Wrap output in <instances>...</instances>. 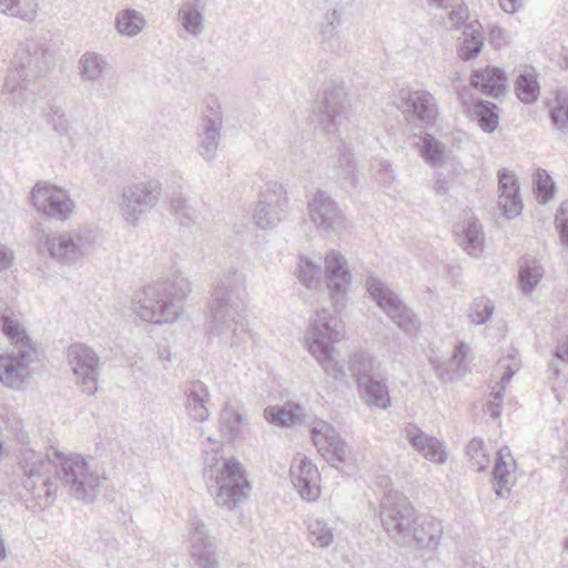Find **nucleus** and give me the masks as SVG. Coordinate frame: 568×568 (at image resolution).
Returning a JSON list of instances; mask_svg holds the SVG:
<instances>
[{"instance_id": "1", "label": "nucleus", "mask_w": 568, "mask_h": 568, "mask_svg": "<svg viewBox=\"0 0 568 568\" xmlns=\"http://www.w3.org/2000/svg\"><path fill=\"white\" fill-rule=\"evenodd\" d=\"M55 459L33 449L21 453L22 487L28 509L36 511L51 506L60 486L81 500H91L100 486V477L90 470L88 462L80 455L64 456L58 452Z\"/></svg>"}, {"instance_id": "2", "label": "nucleus", "mask_w": 568, "mask_h": 568, "mask_svg": "<svg viewBox=\"0 0 568 568\" xmlns=\"http://www.w3.org/2000/svg\"><path fill=\"white\" fill-rule=\"evenodd\" d=\"M207 335L220 344L239 348L251 338L246 316L245 276L235 267L223 272L213 286L209 304Z\"/></svg>"}, {"instance_id": "3", "label": "nucleus", "mask_w": 568, "mask_h": 568, "mask_svg": "<svg viewBox=\"0 0 568 568\" xmlns=\"http://www.w3.org/2000/svg\"><path fill=\"white\" fill-rule=\"evenodd\" d=\"M191 283L180 271L171 270L154 284L146 285L133 301L135 314L144 322L166 324L178 320L180 303L190 294Z\"/></svg>"}, {"instance_id": "4", "label": "nucleus", "mask_w": 568, "mask_h": 568, "mask_svg": "<svg viewBox=\"0 0 568 568\" xmlns=\"http://www.w3.org/2000/svg\"><path fill=\"white\" fill-rule=\"evenodd\" d=\"M202 473L219 507L234 510L247 498L251 485L245 470L236 458H224L220 446L205 453Z\"/></svg>"}, {"instance_id": "5", "label": "nucleus", "mask_w": 568, "mask_h": 568, "mask_svg": "<svg viewBox=\"0 0 568 568\" xmlns=\"http://www.w3.org/2000/svg\"><path fill=\"white\" fill-rule=\"evenodd\" d=\"M52 64V54L43 43L32 39L20 43L6 77L4 93L13 103H24L37 94L36 80L44 77Z\"/></svg>"}, {"instance_id": "6", "label": "nucleus", "mask_w": 568, "mask_h": 568, "mask_svg": "<svg viewBox=\"0 0 568 568\" xmlns=\"http://www.w3.org/2000/svg\"><path fill=\"white\" fill-rule=\"evenodd\" d=\"M417 511L398 490L387 491L379 504V519L385 532L398 545L409 544Z\"/></svg>"}, {"instance_id": "7", "label": "nucleus", "mask_w": 568, "mask_h": 568, "mask_svg": "<svg viewBox=\"0 0 568 568\" xmlns=\"http://www.w3.org/2000/svg\"><path fill=\"white\" fill-rule=\"evenodd\" d=\"M95 234L90 230H70L47 235L39 241L40 254H48L63 265H73L93 250Z\"/></svg>"}, {"instance_id": "8", "label": "nucleus", "mask_w": 568, "mask_h": 568, "mask_svg": "<svg viewBox=\"0 0 568 568\" xmlns=\"http://www.w3.org/2000/svg\"><path fill=\"white\" fill-rule=\"evenodd\" d=\"M162 190V183L156 179L125 184L118 202L120 215L128 224L136 226L141 217L158 205Z\"/></svg>"}, {"instance_id": "9", "label": "nucleus", "mask_w": 568, "mask_h": 568, "mask_svg": "<svg viewBox=\"0 0 568 568\" xmlns=\"http://www.w3.org/2000/svg\"><path fill=\"white\" fill-rule=\"evenodd\" d=\"M390 102L402 112L405 121L415 128L430 129L436 124L438 103L427 90L402 88L390 98Z\"/></svg>"}, {"instance_id": "10", "label": "nucleus", "mask_w": 568, "mask_h": 568, "mask_svg": "<svg viewBox=\"0 0 568 568\" xmlns=\"http://www.w3.org/2000/svg\"><path fill=\"white\" fill-rule=\"evenodd\" d=\"M366 290L386 315L406 334L413 335L418 331L419 322L415 313L407 307L399 296L378 277L366 278Z\"/></svg>"}, {"instance_id": "11", "label": "nucleus", "mask_w": 568, "mask_h": 568, "mask_svg": "<svg viewBox=\"0 0 568 568\" xmlns=\"http://www.w3.org/2000/svg\"><path fill=\"white\" fill-rule=\"evenodd\" d=\"M30 195L32 206L45 219L65 221L73 212L74 203L69 192L60 186L38 181Z\"/></svg>"}, {"instance_id": "12", "label": "nucleus", "mask_w": 568, "mask_h": 568, "mask_svg": "<svg viewBox=\"0 0 568 568\" xmlns=\"http://www.w3.org/2000/svg\"><path fill=\"white\" fill-rule=\"evenodd\" d=\"M222 128L223 114L221 103L217 97L207 95L204 99L201 130L197 132V152L206 162H212L216 158V152L221 143Z\"/></svg>"}, {"instance_id": "13", "label": "nucleus", "mask_w": 568, "mask_h": 568, "mask_svg": "<svg viewBox=\"0 0 568 568\" xmlns=\"http://www.w3.org/2000/svg\"><path fill=\"white\" fill-rule=\"evenodd\" d=\"M346 93L342 87H333L324 92L310 114V122L327 133H335L343 120L348 119V108L345 101Z\"/></svg>"}, {"instance_id": "14", "label": "nucleus", "mask_w": 568, "mask_h": 568, "mask_svg": "<svg viewBox=\"0 0 568 568\" xmlns=\"http://www.w3.org/2000/svg\"><path fill=\"white\" fill-rule=\"evenodd\" d=\"M310 221L320 234L337 233L345 227V215L337 202L325 191H316L307 203Z\"/></svg>"}, {"instance_id": "15", "label": "nucleus", "mask_w": 568, "mask_h": 568, "mask_svg": "<svg viewBox=\"0 0 568 568\" xmlns=\"http://www.w3.org/2000/svg\"><path fill=\"white\" fill-rule=\"evenodd\" d=\"M68 362L77 377V384L82 392L94 395L98 390L100 375V357L89 346L74 343L68 348Z\"/></svg>"}, {"instance_id": "16", "label": "nucleus", "mask_w": 568, "mask_h": 568, "mask_svg": "<svg viewBox=\"0 0 568 568\" xmlns=\"http://www.w3.org/2000/svg\"><path fill=\"white\" fill-rule=\"evenodd\" d=\"M345 334L344 323L332 315L327 310L322 308L315 313L307 337L308 351L311 353L327 354L334 349V344L341 341Z\"/></svg>"}, {"instance_id": "17", "label": "nucleus", "mask_w": 568, "mask_h": 568, "mask_svg": "<svg viewBox=\"0 0 568 568\" xmlns=\"http://www.w3.org/2000/svg\"><path fill=\"white\" fill-rule=\"evenodd\" d=\"M287 207L288 199L284 187L277 183H268L253 212L255 225L262 230L275 227L286 216Z\"/></svg>"}, {"instance_id": "18", "label": "nucleus", "mask_w": 568, "mask_h": 568, "mask_svg": "<svg viewBox=\"0 0 568 568\" xmlns=\"http://www.w3.org/2000/svg\"><path fill=\"white\" fill-rule=\"evenodd\" d=\"M38 359L36 347L18 348L0 356V382L12 389H23L31 378L30 365Z\"/></svg>"}, {"instance_id": "19", "label": "nucleus", "mask_w": 568, "mask_h": 568, "mask_svg": "<svg viewBox=\"0 0 568 568\" xmlns=\"http://www.w3.org/2000/svg\"><path fill=\"white\" fill-rule=\"evenodd\" d=\"M190 526V556L193 565L199 568H220L217 546L206 534L202 520L194 516Z\"/></svg>"}, {"instance_id": "20", "label": "nucleus", "mask_w": 568, "mask_h": 568, "mask_svg": "<svg viewBox=\"0 0 568 568\" xmlns=\"http://www.w3.org/2000/svg\"><path fill=\"white\" fill-rule=\"evenodd\" d=\"M325 277L334 306L343 304L352 275L347 268L346 258L338 252L332 251L325 256Z\"/></svg>"}, {"instance_id": "21", "label": "nucleus", "mask_w": 568, "mask_h": 568, "mask_svg": "<svg viewBox=\"0 0 568 568\" xmlns=\"http://www.w3.org/2000/svg\"><path fill=\"white\" fill-rule=\"evenodd\" d=\"M291 479L302 499L315 501L320 497L321 476L317 467L307 457L295 459L291 466Z\"/></svg>"}, {"instance_id": "22", "label": "nucleus", "mask_w": 568, "mask_h": 568, "mask_svg": "<svg viewBox=\"0 0 568 568\" xmlns=\"http://www.w3.org/2000/svg\"><path fill=\"white\" fill-rule=\"evenodd\" d=\"M405 438L426 459L443 464L446 454L443 444L434 436L426 435L417 425L409 423L404 428Z\"/></svg>"}, {"instance_id": "23", "label": "nucleus", "mask_w": 568, "mask_h": 568, "mask_svg": "<svg viewBox=\"0 0 568 568\" xmlns=\"http://www.w3.org/2000/svg\"><path fill=\"white\" fill-rule=\"evenodd\" d=\"M185 395V410L187 416L195 420L203 423L209 416L207 403L210 402V392L207 386L200 379H194L186 383L184 387Z\"/></svg>"}, {"instance_id": "24", "label": "nucleus", "mask_w": 568, "mask_h": 568, "mask_svg": "<svg viewBox=\"0 0 568 568\" xmlns=\"http://www.w3.org/2000/svg\"><path fill=\"white\" fill-rule=\"evenodd\" d=\"M443 536L442 523L433 516L417 515V520L412 527V539L419 548L434 550Z\"/></svg>"}, {"instance_id": "25", "label": "nucleus", "mask_w": 568, "mask_h": 568, "mask_svg": "<svg viewBox=\"0 0 568 568\" xmlns=\"http://www.w3.org/2000/svg\"><path fill=\"white\" fill-rule=\"evenodd\" d=\"M505 72L498 68L486 67L473 71L470 84L481 93L498 98L506 89Z\"/></svg>"}, {"instance_id": "26", "label": "nucleus", "mask_w": 568, "mask_h": 568, "mask_svg": "<svg viewBox=\"0 0 568 568\" xmlns=\"http://www.w3.org/2000/svg\"><path fill=\"white\" fill-rule=\"evenodd\" d=\"M79 75L83 82L100 83L110 70L105 55L94 52H84L79 60Z\"/></svg>"}, {"instance_id": "27", "label": "nucleus", "mask_w": 568, "mask_h": 568, "mask_svg": "<svg viewBox=\"0 0 568 568\" xmlns=\"http://www.w3.org/2000/svg\"><path fill=\"white\" fill-rule=\"evenodd\" d=\"M515 465L510 449L507 446L501 447L497 452V458L493 469V479L495 484V494L499 498H506L505 490L509 491V487L514 485L515 479L511 476L510 467Z\"/></svg>"}, {"instance_id": "28", "label": "nucleus", "mask_w": 568, "mask_h": 568, "mask_svg": "<svg viewBox=\"0 0 568 568\" xmlns=\"http://www.w3.org/2000/svg\"><path fill=\"white\" fill-rule=\"evenodd\" d=\"M361 398L369 407L386 409L390 406V395L386 383L372 378L357 385Z\"/></svg>"}, {"instance_id": "29", "label": "nucleus", "mask_w": 568, "mask_h": 568, "mask_svg": "<svg viewBox=\"0 0 568 568\" xmlns=\"http://www.w3.org/2000/svg\"><path fill=\"white\" fill-rule=\"evenodd\" d=\"M481 24L477 21H470L465 24L463 30L464 39L458 48V55L462 60L468 61L476 58L484 45Z\"/></svg>"}, {"instance_id": "30", "label": "nucleus", "mask_w": 568, "mask_h": 568, "mask_svg": "<svg viewBox=\"0 0 568 568\" xmlns=\"http://www.w3.org/2000/svg\"><path fill=\"white\" fill-rule=\"evenodd\" d=\"M484 232L479 221L476 217H470L458 236L459 245L468 255L478 257L484 251Z\"/></svg>"}, {"instance_id": "31", "label": "nucleus", "mask_w": 568, "mask_h": 568, "mask_svg": "<svg viewBox=\"0 0 568 568\" xmlns=\"http://www.w3.org/2000/svg\"><path fill=\"white\" fill-rule=\"evenodd\" d=\"M221 430L230 440L244 437L246 428L245 416L233 405L226 404L220 415Z\"/></svg>"}, {"instance_id": "32", "label": "nucleus", "mask_w": 568, "mask_h": 568, "mask_svg": "<svg viewBox=\"0 0 568 568\" xmlns=\"http://www.w3.org/2000/svg\"><path fill=\"white\" fill-rule=\"evenodd\" d=\"M337 160L334 163V171L338 179L351 186L357 184V163L353 151L343 142L336 148Z\"/></svg>"}, {"instance_id": "33", "label": "nucleus", "mask_w": 568, "mask_h": 568, "mask_svg": "<svg viewBox=\"0 0 568 568\" xmlns=\"http://www.w3.org/2000/svg\"><path fill=\"white\" fill-rule=\"evenodd\" d=\"M42 115L45 123L58 134L59 136H72L73 125L69 116L62 106L55 103H49L43 110Z\"/></svg>"}, {"instance_id": "34", "label": "nucleus", "mask_w": 568, "mask_h": 568, "mask_svg": "<svg viewBox=\"0 0 568 568\" xmlns=\"http://www.w3.org/2000/svg\"><path fill=\"white\" fill-rule=\"evenodd\" d=\"M474 113L479 128L484 132L493 133L498 128L499 109L495 103L478 99L474 103Z\"/></svg>"}, {"instance_id": "35", "label": "nucleus", "mask_w": 568, "mask_h": 568, "mask_svg": "<svg viewBox=\"0 0 568 568\" xmlns=\"http://www.w3.org/2000/svg\"><path fill=\"white\" fill-rule=\"evenodd\" d=\"M145 26V20L139 11L134 9H125L120 11L115 18V27L120 34L126 37H135Z\"/></svg>"}, {"instance_id": "36", "label": "nucleus", "mask_w": 568, "mask_h": 568, "mask_svg": "<svg viewBox=\"0 0 568 568\" xmlns=\"http://www.w3.org/2000/svg\"><path fill=\"white\" fill-rule=\"evenodd\" d=\"M326 446H321L318 452L334 467L345 463L346 456L349 454V447L339 435H325Z\"/></svg>"}, {"instance_id": "37", "label": "nucleus", "mask_w": 568, "mask_h": 568, "mask_svg": "<svg viewBox=\"0 0 568 568\" xmlns=\"http://www.w3.org/2000/svg\"><path fill=\"white\" fill-rule=\"evenodd\" d=\"M0 11L4 14L31 22L38 13L37 0H0Z\"/></svg>"}, {"instance_id": "38", "label": "nucleus", "mask_w": 568, "mask_h": 568, "mask_svg": "<svg viewBox=\"0 0 568 568\" xmlns=\"http://www.w3.org/2000/svg\"><path fill=\"white\" fill-rule=\"evenodd\" d=\"M1 331L18 348L36 347L23 325L10 315L1 316Z\"/></svg>"}, {"instance_id": "39", "label": "nucleus", "mask_w": 568, "mask_h": 568, "mask_svg": "<svg viewBox=\"0 0 568 568\" xmlns=\"http://www.w3.org/2000/svg\"><path fill=\"white\" fill-rule=\"evenodd\" d=\"M374 357L366 352H356L349 361V371L356 381V384L375 378Z\"/></svg>"}, {"instance_id": "40", "label": "nucleus", "mask_w": 568, "mask_h": 568, "mask_svg": "<svg viewBox=\"0 0 568 568\" xmlns=\"http://www.w3.org/2000/svg\"><path fill=\"white\" fill-rule=\"evenodd\" d=\"M515 91L521 102H535L539 95V84L536 77L530 73H521L515 82Z\"/></svg>"}, {"instance_id": "41", "label": "nucleus", "mask_w": 568, "mask_h": 568, "mask_svg": "<svg viewBox=\"0 0 568 568\" xmlns=\"http://www.w3.org/2000/svg\"><path fill=\"white\" fill-rule=\"evenodd\" d=\"M542 267L536 261H527L519 268V284L525 294H530L542 277Z\"/></svg>"}, {"instance_id": "42", "label": "nucleus", "mask_w": 568, "mask_h": 568, "mask_svg": "<svg viewBox=\"0 0 568 568\" xmlns=\"http://www.w3.org/2000/svg\"><path fill=\"white\" fill-rule=\"evenodd\" d=\"M179 19L186 32L197 37L203 31V14L191 3L184 4L179 10Z\"/></svg>"}, {"instance_id": "43", "label": "nucleus", "mask_w": 568, "mask_h": 568, "mask_svg": "<svg viewBox=\"0 0 568 568\" xmlns=\"http://www.w3.org/2000/svg\"><path fill=\"white\" fill-rule=\"evenodd\" d=\"M495 311L494 303L486 296L475 298L469 307L468 317L476 325L486 324L490 321Z\"/></svg>"}, {"instance_id": "44", "label": "nucleus", "mask_w": 568, "mask_h": 568, "mask_svg": "<svg viewBox=\"0 0 568 568\" xmlns=\"http://www.w3.org/2000/svg\"><path fill=\"white\" fill-rule=\"evenodd\" d=\"M445 153L444 144L430 134L423 139L420 155L426 163L435 166L443 162Z\"/></svg>"}, {"instance_id": "45", "label": "nucleus", "mask_w": 568, "mask_h": 568, "mask_svg": "<svg viewBox=\"0 0 568 568\" xmlns=\"http://www.w3.org/2000/svg\"><path fill=\"white\" fill-rule=\"evenodd\" d=\"M310 541L317 547H328L334 539L332 529L323 520H312L308 524Z\"/></svg>"}, {"instance_id": "46", "label": "nucleus", "mask_w": 568, "mask_h": 568, "mask_svg": "<svg viewBox=\"0 0 568 568\" xmlns=\"http://www.w3.org/2000/svg\"><path fill=\"white\" fill-rule=\"evenodd\" d=\"M467 455L477 471H484L489 465V457L481 438L474 437L467 445Z\"/></svg>"}, {"instance_id": "47", "label": "nucleus", "mask_w": 568, "mask_h": 568, "mask_svg": "<svg viewBox=\"0 0 568 568\" xmlns=\"http://www.w3.org/2000/svg\"><path fill=\"white\" fill-rule=\"evenodd\" d=\"M322 275L320 265L313 263L308 258L301 257L297 268V277L301 283L311 288L316 286Z\"/></svg>"}, {"instance_id": "48", "label": "nucleus", "mask_w": 568, "mask_h": 568, "mask_svg": "<svg viewBox=\"0 0 568 568\" xmlns=\"http://www.w3.org/2000/svg\"><path fill=\"white\" fill-rule=\"evenodd\" d=\"M171 209L182 226H190L196 217L195 210L189 204L187 199L184 196L179 195L172 197Z\"/></svg>"}, {"instance_id": "49", "label": "nucleus", "mask_w": 568, "mask_h": 568, "mask_svg": "<svg viewBox=\"0 0 568 568\" xmlns=\"http://www.w3.org/2000/svg\"><path fill=\"white\" fill-rule=\"evenodd\" d=\"M264 416L271 424L276 426H288L297 419L295 412L286 406L280 408L270 406L264 409Z\"/></svg>"}, {"instance_id": "50", "label": "nucleus", "mask_w": 568, "mask_h": 568, "mask_svg": "<svg viewBox=\"0 0 568 568\" xmlns=\"http://www.w3.org/2000/svg\"><path fill=\"white\" fill-rule=\"evenodd\" d=\"M333 351L334 349H328L327 354H311L317 359L326 375L333 377L335 381H343L345 377V372L343 367L333 358Z\"/></svg>"}, {"instance_id": "51", "label": "nucleus", "mask_w": 568, "mask_h": 568, "mask_svg": "<svg viewBox=\"0 0 568 568\" xmlns=\"http://www.w3.org/2000/svg\"><path fill=\"white\" fill-rule=\"evenodd\" d=\"M372 169L374 170V175L379 184L390 186L395 181V172L388 160L374 159Z\"/></svg>"}, {"instance_id": "52", "label": "nucleus", "mask_w": 568, "mask_h": 568, "mask_svg": "<svg viewBox=\"0 0 568 568\" xmlns=\"http://www.w3.org/2000/svg\"><path fill=\"white\" fill-rule=\"evenodd\" d=\"M341 24V14L337 10H332L325 16V21L321 26V34L324 41L332 48L331 42L337 36V28Z\"/></svg>"}, {"instance_id": "53", "label": "nucleus", "mask_w": 568, "mask_h": 568, "mask_svg": "<svg viewBox=\"0 0 568 568\" xmlns=\"http://www.w3.org/2000/svg\"><path fill=\"white\" fill-rule=\"evenodd\" d=\"M535 193L539 203H547L555 195V183L545 171L542 174L538 173Z\"/></svg>"}, {"instance_id": "54", "label": "nucleus", "mask_w": 568, "mask_h": 568, "mask_svg": "<svg viewBox=\"0 0 568 568\" xmlns=\"http://www.w3.org/2000/svg\"><path fill=\"white\" fill-rule=\"evenodd\" d=\"M550 119L552 124L562 132L568 131V101L556 99V104L550 110Z\"/></svg>"}, {"instance_id": "55", "label": "nucleus", "mask_w": 568, "mask_h": 568, "mask_svg": "<svg viewBox=\"0 0 568 568\" xmlns=\"http://www.w3.org/2000/svg\"><path fill=\"white\" fill-rule=\"evenodd\" d=\"M498 191L499 195L515 196L519 195V184L515 174L507 170L498 171Z\"/></svg>"}, {"instance_id": "56", "label": "nucleus", "mask_w": 568, "mask_h": 568, "mask_svg": "<svg viewBox=\"0 0 568 568\" xmlns=\"http://www.w3.org/2000/svg\"><path fill=\"white\" fill-rule=\"evenodd\" d=\"M498 206L503 211V214L506 219L511 220L518 216L523 211L520 194L515 195L514 197L511 195H499Z\"/></svg>"}, {"instance_id": "57", "label": "nucleus", "mask_w": 568, "mask_h": 568, "mask_svg": "<svg viewBox=\"0 0 568 568\" xmlns=\"http://www.w3.org/2000/svg\"><path fill=\"white\" fill-rule=\"evenodd\" d=\"M556 227L560 235V241L568 246V200L564 201L558 207L555 216Z\"/></svg>"}, {"instance_id": "58", "label": "nucleus", "mask_w": 568, "mask_h": 568, "mask_svg": "<svg viewBox=\"0 0 568 568\" xmlns=\"http://www.w3.org/2000/svg\"><path fill=\"white\" fill-rule=\"evenodd\" d=\"M469 18V11L465 3H459L450 9L448 12V20L452 29L465 28L467 19Z\"/></svg>"}, {"instance_id": "59", "label": "nucleus", "mask_w": 568, "mask_h": 568, "mask_svg": "<svg viewBox=\"0 0 568 568\" xmlns=\"http://www.w3.org/2000/svg\"><path fill=\"white\" fill-rule=\"evenodd\" d=\"M14 254L11 248L0 243V271L10 268L13 264Z\"/></svg>"}, {"instance_id": "60", "label": "nucleus", "mask_w": 568, "mask_h": 568, "mask_svg": "<svg viewBox=\"0 0 568 568\" xmlns=\"http://www.w3.org/2000/svg\"><path fill=\"white\" fill-rule=\"evenodd\" d=\"M434 191L437 195H446L449 191L448 181L447 178L443 173H437L435 183H434Z\"/></svg>"}, {"instance_id": "61", "label": "nucleus", "mask_w": 568, "mask_h": 568, "mask_svg": "<svg viewBox=\"0 0 568 568\" xmlns=\"http://www.w3.org/2000/svg\"><path fill=\"white\" fill-rule=\"evenodd\" d=\"M555 357L557 359L568 363V335L564 336L557 344L555 349Z\"/></svg>"}, {"instance_id": "62", "label": "nucleus", "mask_w": 568, "mask_h": 568, "mask_svg": "<svg viewBox=\"0 0 568 568\" xmlns=\"http://www.w3.org/2000/svg\"><path fill=\"white\" fill-rule=\"evenodd\" d=\"M501 9L507 13L516 12L523 4V0H499Z\"/></svg>"}, {"instance_id": "63", "label": "nucleus", "mask_w": 568, "mask_h": 568, "mask_svg": "<svg viewBox=\"0 0 568 568\" xmlns=\"http://www.w3.org/2000/svg\"><path fill=\"white\" fill-rule=\"evenodd\" d=\"M486 412L489 414L493 418H498L501 414V404L497 402H488Z\"/></svg>"}, {"instance_id": "64", "label": "nucleus", "mask_w": 568, "mask_h": 568, "mask_svg": "<svg viewBox=\"0 0 568 568\" xmlns=\"http://www.w3.org/2000/svg\"><path fill=\"white\" fill-rule=\"evenodd\" d=\"M467 356V348L464 343H459L454 351V358L459 359L460 362L464 361Z\"/></svg>"}]
</instances>
